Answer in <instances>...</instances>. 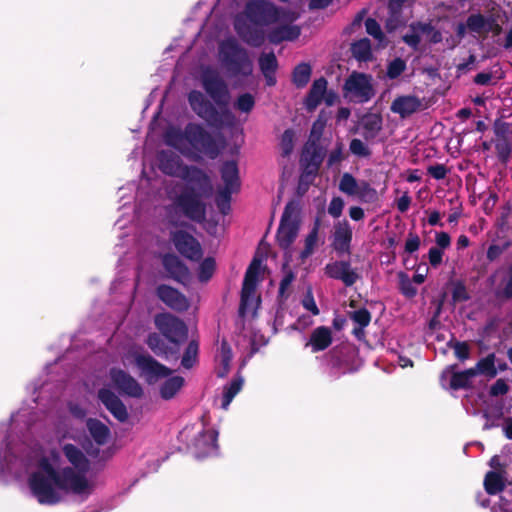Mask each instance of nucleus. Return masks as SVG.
Wrapping results in <instances>:
<instances>
[{"label":"nucleus","mask_w":512,"mask_h":512,"mask_svg":"<svg viewBox=\"0 0 512 512\" xmlns=\"http://www.w3.org/2000/svg\"><path fill=\"white\" fill-rule=\"evenodd\" d=\"M220 354H221V364L223 366V371L218 373L219 377H224L229 371L230 362L232 360V349L229 343L224 339L221 342L220 347Z\"/></svg>","instance_id":"55"},{"label":"nucleus","mask_w":512,"mask_h":512,"mask_svg":"<svg viewBox=\"0 0 512 512\" xmlns=\"http://www.w3.org/2000/svg\"><path fill=\"white\" fill-rule=\"evenodd\" d=\"M193 447L199 459L215 454L218 450V432L214 429L201 431L195 437Z\"/></svg>","instance_id":"20"},{"label":"nucleus","mask_w":512,"mask_h":512,"mask_svg":"<svg viewBox=\"0 0 512 512\" xmlns=\"http://www.w3.org/2000/svg\"><path fill=\"white\" fill-rule=\"evenodd\" d=\"M86 427L90 436L97 445L103 446L109 441L111 431L109 427L100 420L96 418H88L86 420Z\"/></svg>","instance_id":"33"},{"label":"nucleus","mask_w":512,"mask_h":512,"mask_svg":"<svg viewBox=\"0 0 512 512\" xmlns=\"http://www.w3.org/2000/svg\"><path fill=\"white\" fill-rule=\"evenodd\" d=\"M326 360L328 365L332 369L340 370L345 365L343 348L335 346L326 354Z\"/></svg>","instance_id":"48"},{"label":"nucleus","mask_w":512,"mask_h":512,"mask_svg":"<svg viewBox=\"0 0 512 512\" xmlns=\"http://www.w3.org/2000/svg\"><path fill=\"white\" fill-rule=\"evenodd\" d=\"M496 356L494 353L488 354L486 357L481 358L474 368L475 376L478 374L484 375L488 378L496 377L498 369L495 366Z\"/></svg>","instance_id":"39"},{"label":"nucleus","mask_w":512,"mask_h":512,"mask_svg":"<svg viewBox=\"0 0 512 512\" xmlns=\"http://www.w3.org/2000/svg\"><path fill=\"white\" fill-rule=\"evenodd\" d=\"M85 474L75 471L72 467H64L55 481V486L60 490L81 494L89 486Z\"/></svg>","instance_id":"13"},{"label":"nucleus","mask_w":512,"mask_h":512,"mask_svg":"<svg viewBox=\"0 0 512 512\" xmlns=\"http://www.w3.org/2000/svg\"><path fill=\"white\" fill-rule=\"evenodd\" d=\"M162 266L167 272V277L186 285L190 281V271L187 265L174 253H166L162 256Z\"/></svg>","instance_id":"18"},{"label":"nucleus","mask_w":512,"mask_h":512,"mask_svg":"<svg viewBox=\"0 0 512 512\" xmlns=\"http://www.w3.org/2000/svg\"><path fill=\"white\" fill-rule=\"evenodd\" d=\"M259 67L262 73L276 72L278 61L273 52L262 53L259 57Z\"/></svg>","instance_id":"54"},{"label":"nucleus","mask_w":512,"mask_h":512,"mask_svg":"<svg viewBox=\"0 0 512 512\" xmlns=\"http://www.w3.org/2000/svg\"><path fill=\"white\" fill-rule=\"evenodd\" d=\"M301 29L297 25H280L271 29L267 35L270 43L278 45L283 41H294L299 38Z\"/></svg>","instance_id":"30"},{"label":"nucleus","mask_w":512,"mask_h":512,"mask_svg":"<svg viewBox=\"0 0 512 512\" xmlns=\"http://www.w3.org/2000/svg\"><path fill=\"white\" fill-rule=\"evenodd\" d=\"M201 84L205 92L210 96L221 111L198 90H192L188 94V102L193 112L205 120L211 127L221 128L223 118L230 117L227 106L230 100V92L227 83L216 70L207 68L202 72Z\"/></svg>","instance_id":"2"},{"label":"nucleus","mask_w":512,"mask_h":512,"mask_svg":"<svg viewBox=\"0 0 512 512\" xmlns=\"http://www.w3.org/2000/svg\"><path fill=\"white\" fill-rule=\"evenodd\" d=\"M300 203L297 200H290L284 208L279 227L276 233L278 246L288 251L296 240L300 229Z\"/></svg>","instance_id":"5"},{"label":"nucleus","mask_w":512,"mask_h":512,"mask_svg":"<svg viewBox=\"0 0 512 512\" xmlns=\"http://www.w3.org/2000/svg\"><path fill=\"white\" fill-rule=\"evenodd\" d=\"M145 343L149 349L159 357L168 359L179 352L178 346L170 347L160 333L151 332L148 334Z\"/></svg>","instance_id":"27"},{"label":"nucleus","mask_w":512,"mask_h":512,"mask_svg":"<svg viewBox=\"0 0 512 512\" xmlns=\"http://www.w3.org/2000/svg\"><path fill=\"white\" fill-rule=\"evenodd\" d=\"M221 179L224 182L223 189L235 192L240 190L239 169L236 161H225L220 168Z\"/></svg>","instance_id":"31"},{"label":"nucleus","mask_w":512,"mask_h":512,"mask_svg":"<svg viewBox=\"0 0 512 512\" xmlns=\"http://www.w3.org/2000/svg\"><path fill=\"white\" fill-rule=\"evenodd\" d=\"M166 144L184 153L183 144L187 142L186 127L184 130L177 128L169 129L165 134Z\"/></svg>","instance_id":"43"},{"label":"nucleus","mask_w":512,"mask_h":512,"mask_svg":"<svg viewBox=\"0 0 512 512\" xmlns=\"http://www.w3.org/2000/svg\"><path fill=\"white\" fill-rule=\"evenodd\" d=\"M254 106L255 98L251 93L248 92L239 95L236 102L234 103L235 109L244 113L251 112Z\"/></svg>","instance_id":"57"},{"label":"nucleus","mask_w":512,"mask_h":512,"mask_svg":"<svg viewBox=\"0 0 512 512\" xmlns=\"http://www.w3.org/2000/svg\"><path fill=\"white\" fill-rule=\"evenodd\" d=\"M413 31H419L422 34L429 36V41L433 44H437L442 41V34L437 30L431 23L418 22L411 25Z\"/></svg>","instance_id":"45"},{"label":"nucleus","mask_w":512,"mask_h":512,"mask_svg":"<svg viewBox=\"0 0 512 512\" xmlns=\"http://www.w3.org/2000/svg\"><path fill=\"white\" fill-rule=\"evenodd\" d=\"M348 316L355 325L366 327L369 326L372 318L370 311L365 307L348 312Z\"/></svg>","instance_id":"58"},{"label":"nucleus","mask_w":512,"mask_h":512,"mask_svg":"<svg viewBox=\"0 0 512 512\" xmlns=\"http://www.w3.org/2000/svg\"><path fill=\"white\" fill-rule=\"evenodd\" d=\"M382 117L379 114H371L364 118L362 123V137L366 141H373L382 130Z\"/></svg>","instance_id":"34"},{"label":"nucleus","mask_w":512,"mask_h":512,"mask_svg":"<svg viewBox=\"0 0 512 512\" xmlns=\"http://www.w3.org/2000/svg\"><path fill=\"white\" fill-rule=\"evenodd\" d=\"M328 81L325 77L315 79L304 99V106L308 112H313L323 101Z\"/></svg>","instance_id":"25"},{"label":"nucleus","mask_w":512,"mask_h":512,"mask_svg":"<svg viewBox=\"0 0 512 512\" xmlns=\"http://www.w3.org/2000/svg\"><path fill=\"white\" fill-rule=\"evenodd\" d=\"M333 341L332 332L326 326L316 327L310 334L306 346H311L312 352L317 353L327 349Z\"/></svg>","instance_id":"29"},{"label":"nucleus","mask_w":512,"mask_h":512,"mask_svg":"<svg viewBox=\"0 0 512 512\" xmlns=\"http://www.w3.org/2000/svg\"><path fill=\"white\" fill-rule=\"evenodd\" d=\"M216 268L213 257H206L199 266L198 279L200 282H207L211 279Z\"/></svg>","instance_id":"53"},{"label":"nucleus","mask_w":512,"mask_h":512,"mask_svg":"<svg viewBox=\"0 0 512 512\" xmlns=\"http://www.w3.org/2000/svg\"><path fill=\"white\" fill-rule=\"evenodd\" d=\"M29 487L40 504L54 505L61 500V496L55 489L54 479L41 472H33L30 475Z\"/></svg>","instance_id":"9"},{"label":"nucleus","mask_w":512,"mask_h":512,"mask_svg":"<svg viewBox=\"0 0 512 512\" xmlns=\"http://www.w3.org/2000/svg\"><path fill=\"white\" fill-rule=\"evenodd\" d=\"M352 228L347 220H343L335 224L332 239V248L339 254L351 253Z\"/></svg>","instance_id":"22"},{"label":"nucleus","mask_w":512,"mask_h":512,"mask_svg":"<svg viewBox=\"0 0 512 512\" xmlns=\"http://www.w3.org/2000/svg\"><path fill=\"white\" fill-rule=\"evenodd\" d=\"M421 107V101L414 95L396 97L391 104V111L399 114L401 118H407L417 112Z\"/></svg>","instance_id":"26"},{"label":"nucleus","mask_w":512,"mask_h":512,"mask_svg":"<svg viewBox=\"0 0 512 512\" xmlns=\"http://www.w3.org/2000/svg\"><path fill=\"white\" fill-rule=\"evenodd\" d=\"M170 239L183 257L191 261H199L202 258L203 251L199 241L187 231H172Z\"/></svg>","instance_id":"11"},{"label":"nucleus","mask_w":512,"mask_h":512,"mask_svg":"<svg viewBox=\"0 0 512 512\" xmlns=\"http://www.w3.org/2000/svg\"><path fill=\"white\" fill-rule=\"evenodd\" d=\"M475 372L471 368L461 372H453L450 378V388L453 390L468 389L471 387V379Z\"/></svg>","instance_id":"41"},{"label":"nucleus","mask_w":512,"mask_h":512,"mask_svg":"<svg viewBox=\"0 0 512 512\" xmlns=\"http://www.w3.org/2000/svg\"><path fill=\"white\" fill-rule=\"evenodd\" d=\"M62 451L67 460L80 473H87L90 463L84 453L74 444L67 443L62 447Z\"/></svg>","instance_id":"32"},{"label":"nucleus","mask_w":512,"mask_h":512,"mask_svg":"<svg viewBox=\"0 0 512 512\" xmlns=\"http://www.w3.org/2000/svg\"><path fill=\"white\" fill-rule=\"evenodd\" d=\"M234 30L240 39L251 47H261L265 42V32L257 25H252L246 20L236 19L234 22Z\"/></svg>","instance_id":"19"},{"label":"nucleus","mask_w":512,"mask_h":512,"mask_svg":"<svg viewBox=\"0 0 512 512\" xmlns=\"http://www.w3.org/2000/svg\"><path fill=\"white\" fill-rule=\"evenodd\" d=\"M110 377L120 394L134 398H139L143 395L141 385L128 372L122 369L112 368Z\"/></svg>","instance_id":"17"},{"label":"nucleus","mask_w":512,"mask_h":512,"mask_svg":"<svg viewBox=\"0 0 512 512\" xmlns=\"http://www.w3.org/2000/svg\"><path fill=\"white\" fill-rule=\"evenodd\" d=\"M495 296L498 299L509 300L512 299V264L509 267L508 280L501 290H496Z\"/></svg>","instance_id":"64"},{"label":"nucleus","mask_w":512,"mask_h":512,"mask_svg":"<svg viewBox=\"0 0 512 512\" xmlns=\"http://www.w3.org/2000/svg\"><path fill=\"white\" fill-rule=\"evenodd\" d=\"M489 32H492L495 36H498L502 33V26L497 22L494 17H485L484 16V25L481 29V34L486 36Z\"/></svg>","instance_id":"61"},{"label":"nucleus","mask_w":512,"mask_h":512,"mask_svg":"<svg viewBox=\"0 0 512 512\" xmlns=\"http://www.w3.org/2000/svg\"><path fill=\"white\" fill-rule=\"evenodd\" d=\"M257 283L258 275H255L251 272H245L238 309L240 317H245L248 309L251 307Z\"/></svg>","instance_id":"23"},{"label":"nucleus","mask_w":512,"mask_h":512,"mask_svg":"<svg viewBox=\"0 0 512 512\" xmlns=\"http://www.w3.org/2000/svg\"><path fill=\"white\" fill-rule=\"evenodd\" d=\"M501 471H488L484 478V488L487 494L496 495L505 489V479Z\"/></svg>","instance_id":"36"},{"label":"nucleus","mask_w":512,"mask_h":512,"mask_svg":"<svg viewBox=\"0 0 512 512\" xmlns=\"http://www.w3.org/2000/svg\"><path fill=\"white\" fill-rule=\"evenodd\" d=\"M233 193H236V192L229 190V189L219 190V192L215 198V203H216L217 208L219 209V212L222 215H227L230 212L231 195Z\"/></svg>","instance_id":"47"},{"label":"nucleus","mask_w":512,"mask_h":512,"mask_svg":"<svg viewBox=\"0 0 512 512\" xmlns=\"http://www.w3.org/2000/svg\"><path fill=\"white\" fill-rule=\"evenodd\" d=\"M221 63L232 76L248 77L253 72V62L248 51L235 38H227L219 44Z\"/></svg>","instance_id":"3"},{"label":"nucleus","mask_w":512,"mask_h":512,"mask_svg":"<svg viewBox=\"0 0 512 512\" xmlns=\"http://www.w3.org/2000/svg\"><path fill=\"white\" fill-rule=\"evenodd\" d=\"M39 470L37 472L43 473L45 476L54 479L56 481L60 471H57L48 458L42 457L38 462Z\"/></svg>","instance_id":"62"},{"label":"nucleus","mask_w":512,"mask_h":512,"mask_svg":"<svg viewBox=\"0 0 512 512\" xmlns=\"http://www.w3.org/2000/svg\"><path fill=\"white\" fill-rule=\"evenodd\" d=\"M326 125V121L318 118L312 124L310 134L308 140L305 144H308V147H313L315 145H320V139L323 135L324 128Z\"/></svg>","instance_id":"51"},{"label":"nucleus","mask_w":512,"mask_h":512,"mask_svg":"<svg viewBox=\"0 0 512 512\" xmlns=\"http://www.w3.org/2000/svg\"><path fill=\"white\" fill-rule=\"evenodd\" d=\"M351 53L358 61H368L372 59L371 42L368 38L355 41L351 45Z\"/></svg>","instance_id":"42"},{"label":"nucleus","mask_w":512,"mask_h":512,"mask_svg":"<svg viewBox=\"0 0 512 512\" xmlns=\"http://www.w3.org/2000/svg\"><path fill=\"white\" fill-rule=\"evenodd\" d=\"M324 155L325 154L323 148L320 145L308 147V144H304L300 158V164L302 167V181H304L306 178L314 180L323 163Z\"/></svg>","instance_id":"12"},{"label":"nucleus","mask_w":512,"mask_h":512,"mask_svg":"<svg viewBox=\"0 0 512 512\" xmlns=\"http://www.w3.org/2000/svg\"><path fill=\"white\" fill-rule=\"evenodd\" d=\"M447 346L454 350V354L460 361H465L470 357V346L466 341H458L452 337Z\"/></svg>","instance_id":"49"},{"label":"nucleus","mask_w":512,"mask_h":512,"mask_svg":"<svg viewBox=\"0 0 512 512\" xmlns=\"http://www.w3.org/2000/svg\"><path fill=\"white\" fill-rule=\"evenodd\" d=\"M156 297L168 308L176 312H185L190 307L188 298L178 289L167 285L159 284L155 288Z\"/></svg>","instance_id":"15"},{"label":"nucleus","mask_w":512,"mask_h":512,"mask_svg":"<svg viewBox=\"0 0 512 512\" xmlns=\"http://www.w3.org/2000/svg\"><path fill=\"white\" fill-rule=\"evenodd\" d=\"M85 474L75 471L72 467H64L55 481V486L60 490L81 494L89 486Z\"/></svg>","instance_id":"14"},{"label":"nucleus","mask_w":512,"mask_h":512,"mask_svg":"<svg viewBox=\"0 0 512 512\" xmlns=\"http://www.w3.org/2000/svg\"><path fill=\"white\" fill-rule=\"evenodd\" d=\"M343 91L345 97H349L350 100L356 103H366L370 101L375 95L372 76L353 71L345 80Z\"/></svg>","instance_id":"7"},{"label":"nucleus","mask_w":512,"mask_h":512,"mask_svg":"<svg viewBox=\"0 0 512 512\" xmlns=\"http://www.w3.org/2000/svg\"><path fill=\"white\" fill-rule=\"evenodd\" d=\"M321 227V219L316 217L313 223V226L305 238V246L304 249L300 253V259L304 261L309 256H311L317 246L318 242V234Z\"/></svg>","instance_id":"37"},{"label":"nucleus","mask_w":512,"mask_h":512,"mask_svg":"<svg viewBox=\"0 0 512 512\" xmlns=\"http://www.w3.org/2000/svg\"><path fill=\"white\" fill-rule=\"evenodd\" d=\"M39 470L37 472L43 473L45 476L54 479L56 481L60 471H57L48 458L42 457L38 462Z\"/></svg>","instance_id":"63"},{"label":"nucleus","mask_w":512,"mask_h":512,"mask_svg":"<svg viewBox=\"0 0 512 512\" xmlns=\"http://www.w3.org/2000/svg\"><path fill=\"white\" fill-rule=\"evenodd\" d=\"M257 283L258 275H255L251 272H245L238 309L240 317H245L248 309L251 307Z\"/></svg>","instance_id":"24"},{"label":"nucleus","mask_w":512,"mask_h":512,"mask_svg":"<svg viewBox=\"0 0 512 512\" xmlns=\"http://www.w3.org/2000/svg\"><path fill=\"white\" fill-rule=\"evenodd\" d=\"M158 167L168 176L180 177L187 184L175 197L174 205L190 220L202 223L206 219L207 205L204 199L213 194L209 175L197 166L182 165L181 158L172 151L158 153Z\"/></svg>","instance_id":"1"},{"label":"nucleus","mask_w":512,"mask_h":512,"mask_svg":"<svg viewBox=\"0 0 512 512\" xmlns=\"http://www.w3.org/2000/svg\"><path fill=\"white\" fill-rule=\"evenodd\" d=\"M324 272L327 277L342 281L346 287L353 286L360 278L356 269L351 267L350 261L346 260L327 263Z\"/></svg>","instance_id":"16"},{"label":"nucleus","mask_w":512,"mask_h":512,"mask_svg":"<svg viewBox=\"0 0 512 512\" xmlns=\"http://www.w3.org/2000/svg\"><path fill=\"white\" fill-rule=\"evenodd\" d=\"M405 69L406 62L402 58L397 57L389 62L386 75L389 79L393 80L398 78L405 71Z\"/></svg>","instance_id":"59"},{"label":"nucleus","mask_w":512,"mask_h":512,"mask_svg":"<svg viewBox=\"0 0 512 512\" xmlns=\"http://www.w3.org/2000/svg\"><path fill=\"white\" fill-rule=\"evenodd\" d=\"M312 67L309 63L301 62L292 71V83L296 88H304L310 81Z\"/></svg>","instance_id":"38"},{"label":"nucleus","mask_w":512,"mask_h":512,"mask_svg":"<svg viewBox=\"0 0 512 512\" xmlns=\"http://www.w3.org/2000/svg\"><path fill=\"white\" fill-rule=\"evenodd\" d=\"M244 380L241 376L234 377L232 381L223 388L221 407L227 410L234 397L241 391Z\"/></svg>","instance_id":"40"},{"label":"nucleus","mask_w":512,"mask_h":512,"mask_svg":"<svg viewBox=\"0 0 512 512\" xmlns=\"http://www.w3.org/2000/svg\"><path fill=\"white\" fill-rule=\"evenodd\" d=\"M339 190L347 195L354 196L359 190L358 182L352 174L346 172L340 179Z\"/></svg>","instance_id":"50"},{"label":"nucleus","mask_w":512,"mask_h":512,"mask_svg":"<svg viewBox=\"0 0 512 512\" xmlns=\"http://www.w3.org/2000/svg\"><path fill=\"white\" fill-rule=\"evenodd\" d=\"M344 146L342 142H337L335 148L329 153L327 159V167L331 168L336 164L341 163L345 159L343 152Z\"/></svg>","instance_id":"60"},{"label":"nucleus","mask_w":512,"mask_h":512,"mask_svg":"<svg viewBox=\"0 0 512 512\" xmlns=\"http://www.w3.org/2000/svg\"><path fill=\"white\" fill-rule=\"evenodd\" d=\"M398 278L399 290L401 294L409 299L414 298L417 295V288L414 286L413 281L405 272H400L398 274Z\"/></svg>","instance_id":"52"},{"label":"nucleus","mask_w":512,"mask_h":512,"mask_svg":"<svg viewBox=\"0 0 512 512\" xmlns=\"http://www.w3.org/2000/svg\"><path fill=\"white\" fill-rule=\"evenodd\" d=\"M154 325L165 339L176 346L187 338L188 328L185 322L171 313L156 314Z\"/></svg>","instance_id":"8"},{"label":"nucleus","mask_w":512,"mask_h":512,"mask_svg":"<svg viewBox=\"0 0 512 512\" xmlns=\"http://www.w3.org/2000/svg\"><path fill=\"white\" fill-rule=\"evenodd\" d=\"M134 362L148 384H154L161 379L167 378L172 374V370L164 364L157 361L148 353H137L134 356Z\"/></svg>","instance_id":"10"},{"label":"nucleus","mask_w":512,"mask_h":512,"mask_svg":"<svg viewBox=\"0 0 512 512\" xmlns=\"http://www.w3.org/2000/svg\"><path fill=\"white\" fill-rule=\"evenodd\" d=\"M484 25V15L481 13L470 14L465 22H459L456 25L455 33L459 40H462L470 32L474 36L481 35V29Z\"/></svg>","instance_id":"28"},{"label":"nucleus","mask_w":512,"mask_h":512,"mask_svg":"<svg viewBox=\"0 0 512 512\" xmlns=\"http://www.w3.org/2000/svg\"><path fill=\"white\" fill-rule=\"evenodd\" d=\"M495 152L498 161L503 165H507L512 154V148L509 140L507 138L498 139L495 143Z\"/></svg>","instance_id":"46"},{"label":"nucleus","mask_w":512,"mask_h":512,"mask_svg":"<svg viewBox=\"0 0 512 512\" xmlns=\"http://www.w3.org/2000/svg\"><path fill=\"white\" fill-rule=\"evenodd\" d=\"M161 384L159 393L162 399H172L183 387L185 380L182 376H168Z\"/></svg>","instance_id":"35"},{"label":"nucleus","mask_w":512,"mask_h":512,"mask_svg":"<svg viewBox=\"0 0 512 512\" xmlns=\"http://www.w3.org/2000/svg\"><path fill=\"white\" fill-rule=\"evenodd\" d=\"M245 15L249 22L264 27L281 20L293 22L297 19L294 12L276 7L265 0H251L245 5Z\"/></svg>","instance_id":"4"},{"label":"nucleus","mask_w":512,"mask_h":512,"mask_svg":"<svg viewBox=\"0 0 512 512\" xmlns=\"http://www.w3.org/2000/svg\"><path fill=\"white\" fill-rule=\"evenodd\" d=\"M98 399L119 422L123 423L128 420L129 414L126 406L113 391L106 388L100 389L98 391Z\"/></svg>","instance_id":"21"},{"label":"nucleus","mask_w":512,"mask_h":512,"mask_svg":"<svg viewBox=\"0 0 512 512\" xmlns=\"http://www.w3.org/2000/svg\"><path fill=\"white\" fill-rule=\"evenodd\" d=\"M351 154L360 158H369L372 154L370 148L360 139L353 138L349 144Z\"/></svg>","instance_id":"56"},{"label":"nucleus","mask_w":512,"mask_h":512,"mask_svg":"<svg viewBox=\"0 0 512 512\" xmlns=\"http://www.w3.org/2000/svg\"><path fill=\"white\" fill-rule=\"evenodd\" d=\"M186 136L187 143L194 151L204 154L210 159H216L219 156L221 148L216 138L201 124L188 123L186 125Z\"/></svg>","instance_id":"6"},{"label":"nucleus","mask_w":512,"mask_h":512,"mask_svg":"<svg viewBox=\"0 0 512 512\" xmlns=\"http://www.w3.org/2000/svg\"><path fill=\"white\" fill-rule=\"evenodd\" d=\"M198 353H199V343L196 340H191L187 347L185 348V351L183 353L182 359H181V365L185 369L192 368L198 361Z\"/></svg>","instance_id":"44"}]
</instances>
